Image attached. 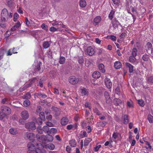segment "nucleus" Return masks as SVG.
I'll return each mask as SVG.
<instances>
[{
  "label": "nucleus",
  "instance_id": "obj_63",
  "mask_svg": "<svg viewBox=\"0 0 153 153\" xmlns=\"http://www.w3.org/2000/svg\"><path fill=\"white\" fill-rule=\"evenodd\" d=\"M26 120L24 119V118L20 119L19 120V122L22 124H24L25 123V120Z\"/></svg>",
  "mask_w": 153,
  "mask_h": 153
},
{
  "label": "nucleus",
  "instance_id": "obj_3",
  "mask_svg": "<svg viewBox=\"0 0 153 153\" xmlns=\"http://www.w3.org/2000/svg\"><path fill=\"white\" fill-rule=\"evenodd\" d=\"M85 54L90 56L93 55L94 53V51L91 46L88 47L85 50Z\"/></svg>",
  "mask_w": 153,
  "mask_h": 153
},
{
  "label": "nucleus",
  "instance_id": "obj_49",
  "mask_svg": "<svg viewBox=\"0 0 153 153\" xmlns=\"http://www.w3.org/2000/svg\"><path fill=\"white\" fill-rule=\"evenodd\" d=\"M37 130L40 134H42L43 132V131L42 130V128L41 126L38 127L37 128Z\"/></svg>",
  "mask_w": 153,
  "mask_h": 153
},
{
  "label": "nucleus",
  "instance_id": "obj_46",
  "mask_svg": "<svg viewBox=\"0 0 153 153\" xmlns=\"http://www.w3.org/2000/svg\"><path fill=\"white\" fill-rule=\"evenodd\" d=\"M135 57V56H130L129 58V61L131 62H135L136 60Z\"/></svg>",
  "mask_w": 153,
  "mask_h": 153
},
{
  "label": "nucleus",
  "instance_id": "obj_2",
  "mask_svg": "<svg viewBox=\"0 0 153 153\" xmlns=\"http://www.w3.org/2000/svg\"><path fill=\"white\" fill-rule=\"evenodd\" d=\"M27 147L28 150L27 153H42L43 150L37 149H36L35 146L31 142H30L27 144Z\"/></svg>",
  "mask_w": 153,
  "mask_h": 153
},
{
  "label": "nucleus",
  "instance_id": "obj_59",
  "mask_svg": "<svg viewBox=\"0 0 153 153\" xmlns=\"http://www.w3.org/2000/svg\"><path fill=\"white\" fill-rule=\"evenodd\" d=\"M39 117H40L43 120L45 119V116L43 112H41L39 114Z\"/></svg>",
  "mask_w": 153,
  "mask_h": 153
},
{
  "label": "nucleus",
  "instance_id": "obj_33",
  "mask_svg": "<svg viewBox=\"0 0 153 153\" xmlns=\"http://www.w3.org/2000/svg\"><path fill=\"white\" fill-rule=\"evenodd\" d=\"M92 140V139L90 138H86L84 141V146H87L88 143Z\"/></svg>",
  "mask_w": 153,
  "mask_h": 153
},
{
  "label": "nucleus",
  "instance_id": "obj_18",
  "mask_svg": "<svg viewBox=\"0 0 153 153\" xmlns=\"http://www.w3.org/2000/svg\"><path fill=\"white\" fill-rule=\"evenodd\" d=\"M114 66L116 69H120L122 66V64L119 61H116L114 63Z\"/></svg>",
  "mask_w": 153,
  "mask_h": 153
},
{
  "label": "nucleus",
  "instance_id": "obj_31",
  "mask_svg": "<svg viewBox=\"0 0 153 153\" xmlns=\"http://www.w3.org/2000/svg\"><path fill=\"white\" fill-rule=\"evenodd\" d=\"M98 67L99 70L102 73H104L105 72V70L104 69L105 66L102 64H100L99 65Z\"/></svg>",
  "mask_w": 153,
  "mask_h": 153
},
{
  "label": "nucleus",
  "instance_id": "obj_19",
  "mask_svg": "<svg viewBox=\"0 0 153 153\" xmlns=\"http://www.w3.org/2000/svg\"><path fill=\"white\" fill-rule=\"evenodd\" d=\"M106 39H111L112 41H113L114 42H115L117 39V37L116 36L114 35H110L106 36Z\"/></svg>",
  "mask_w": 153,
  "mask_h": 153
},
{
  "label": "nucleus",
  "instance_id": "obj_43",
  "mask_svg": "<svg viewBox=\"0 0 153 153\" xmlns=\"http://www.w3.org/2000/svg\"><path fill=\"white\" fill-rule=\"evenodd\" d=\"M105 122L100 121L97 123V126L99 127H103L105 126Z\"/></svg>",
  "mask_w": 153,
  "mask_h": 153
},
{
  "label": "nucleus",
  "instance_id": "obj_58",
  "mask_svg": "<svg viewBox=\"0 0 153 153\" xmlns=\"http://www.w3.org/2000/svg\"><path fill=\"white\" fill-rule=\"evenodd\" d=\"M19 15L17 13H15L14 15L13 20L14 21H16L17 19L19 17Z\"/></svg>",
  "mask_w": 153,
  "mask_h": 153
},
{
  "label": "nucleus",
  "instance_id": "obj_10",
  "mask_svg": "<svg viewBox=\"0 0 153 153\" xmlns=\"http://www.w3.org/2000/svg\"><path fill=\"white\" fill-rule=\"evenodd\" d=\"M21 115L22 118H24L25 120H27L29 117V114L27 111H24L22 112Z\"/></svg>",
  "mask_w": 153,
  "mask_h": 153
},
{
  "label": "nucleus",
  "instance_id": "obj_47",
  "mask_svg": "<svg viewBox=\"0 0 153 153\" xmlns=\"http://www.w3.org/2000/svg\"><path fill=\"white\" fill-rule=\"evenodd\" d=\"M41 27L42 29L46 30L47 32L48 31V26L45 25L44 23L42 24Z\"/></svg>",
  "mask_w": 153,
  "mask_h": 153
},
{
  "label": "nucleus",
  "instance_id": "obj_20",
  "mask_svg": "<svg viewBox=\"0 0 153 153\" xmlns=\"http://www.w3.org/2000/svg\"><path fill=\"white\" fill-rule=\"evenodd\" d=\"M9 132L10 134L13 135H15L18 134L17 130L15 128H11L9 130Z\"/></svg>",
  "mask_w": 153,
  "mask_h": 153
},
{
  "label": "nucleus",
  "instance_id": "obj_15",
  "mask_svg": "<svg viewBox=\"0 0 153 153\" xmlns=\"http://www.w3.org/2000/svg\"><path fill=\"white\" fill-rule=\"evenodd\" d=\"M101 18L100 16L96 17L94 19V21L93 22V24L94 25H98L99 22L101 21Z\"/></svg>",
  "mask_w": 153,
  "mask_h": 153
},
{
  "label": "nucleus",
  "instance_id": "obj_8",
  "mask_svg": "<svg viewBox=\"0 0 153 153\" xmlns=\"http://www.w3.org/2000/svg\"><path fill=\"white\" fill-rule=\"evenodd\" d=\"M111 23L113 27L114 28H116L118 27V25L119 24V22L117 20V19L116 18H115L111 20Z\"/></svg>",
  "mask_w": 153,
  "mask_h": 153
},
{
  "label": "nucleus",
  "instance_id": "obj_14",
  "mask_svg": "<svg viewBox=\"0 0 153 153\" xmlns=\"http://www.w3.org/2000/svg\"><path fill=\"white\" fill-rule=\"evenodd\" d=\"M125 65L126 67L129 69V72L130 73H132L134 71V66L128 62L125 63Z\"/></svg>",
  "mask_w": 153,
  "mask_h": 153
},
{
  "label": "nucleus",
  "instance_id": "obj_37",
  "mask_svg": "<svg viewBox=\"0 0 153 153\" xmlns=\"http://www.w3.org/2000/svg\"><path fill=\"white\" fill-rule=\"evenodd\" d=\"M142 59L144 61H147L149 59V56L147 54H145L143 55L142 57Z\"/></svg>",
  "mask_w": 153,
  "mask_h": 153
},
{
  "label": "nucleus",
  "instance_id": "obj_40",
  "mask_svg": "<svg viewBox=\"0 0 153 153\" xmlns=\"http://www.w3.org/2000/svg\"><path fill=\"white\" fill-rule=\"evenodd\" d=\"M7 114L4 113L1 111L0 112V119L1 120H2L5 117Z\"/></svg>",
  "mask_w": 153,
  "mask_h": 153
},
{
  "label": "nucleus",
  "instance_id": "obj_16",
  "mask_svg": "<svg viewBox=\"0 0 153 153\" xmlns=\"http://www.w3.org/2000/svg\"><path fill=\"white\" fill-rule=\"evenodd\" d=\"M46 135H42L38 138V140L40 142L44 143L46 142Z\"/></svg>",
  "mask_w": 153,
  "mask_h": 153
},
{
  "label": "nucleus",
  "instance_id": "obj_29",
  "mask_svg": "<svg viewBox=\"0 0 153 153\" xmlns=\"http://www.w3.org/2000/svg\"><path fill=\"white\" fill-rule=\"evenodd\" d=\"M42 130L45 134H49L50 128L47 126H44L42 127Z\"/></svg>",
  "mask_w": 153,
  "mask_h": 153
},
{
  "label": "nucleus",
  "instance_id": "obj_61",
  "mask_svg": "<svg viewBox=\"0 0 153 153\" xmlns=\"http://www.w3.org/2000/svg\"><path fill=\"white\" fill-rule=\"evenodd\" d=\"M46 124L47 125L46 126H47L48 127H53L54 126L53 123L50 122H46Z\"/></svg>",
  "mask_w": 153,
  "mask_h": 153
},
{
  "label": "nucleus",
  "instance_id": "obj_64",
  "mask_svg": "<svg viewBox=\"0 0 153 153\" xmlns=\"http://www.w3.org/2000/svg\"><path fill=\"white\" fill-rule=\"evenodd\" d=\"M11 33L9 31H7L4 34V36L5 37H8L11 34Z\"/></svg>",
  "mask_w": 153,
  "mask_h": 153
},
{
  "label": "nucleus",
  "instance_id": "obj_44",
  "mask_svg": "<svg viewBox=\"0 0 153 153\" xmlns=\"http://www.w3.org/2000/svg\"><path fill=\"white\" fill-rule=\"evenodd\" d=\"M4 22H5L3 21L2 20H1V21L0 22V26L1 27L3 28H5L7 26L6 23Z\"/></svg>",
  "mask_w": 153,
  "mask_h": 153
},
{
  "label": "nucleus",
  "instance_id": "obj_24",
  "mask_svg": "<svg viewBox=\"0 0 153 153\" xmlns=\"http://www.w3.org/2000/svg\"><path fill=\"white\" fill-rule=\"evenodd\" d=\"M81 94L82 96H86L88 95V92L86 89L83 88L81 89Z\"/></svg>",
  "mask_w": 153,
  "mask_h": 153
},
{
  "label": "nucleus",
  "instance_id": "obj_7",
  "mask_svg": "<svg viewBox=\"0 0 153 153\" xmlns=\"http://www.w3.org/2000/svg\"><path fill=\"white\" fill-rule=\"evenodd\" d=\"M25 138L33 141L35 138V135L32 133L27 132L25 134Z\"/></svg>",
  "mask_w": 153,
  "mask_h": 153
},
{
  "label": "nucleus",
  "instance_id": "obj_52",
  "mask_svg": "<svg viewBox=\"0 0 153 153\" xmlns=\"http://www.w3.org/2000/svg\"><path fill=\"white\" fill-rule=\"evenodd\" d=\"M87 136V134L85 131H82L81 134V138H84Z\"/></svg>",
  "mask_w": 153,
  "mask_h": 153
},
{
  "label": "nucleus",
  "instance_id": "obj_27",
  "mask_svg": "<svg viewBox=\"0 0 153 153\" xmlns=\"http://www.w3.org/2000/svg\"><path fill=\"white\" fill-rule=\"evenodd\" d=\"M106 86L108 89L111 88L112 84L110 80L108 79L107 81H106Z\"/></svg>",
  "mask_w": 153,
  "mask_h": 153
},
{
  "label": "nucleus",
  "instance_id": "obj_21",
  "mask_svg": "<svg viewBox=\"0 0 153 153\" xmlns=\"http://www.w3.org/2000/svg\"><path fill=\"white\" fill-rule=\"evenodd\" d=\"M50 45V43H49V42L48 41H44L42 45L43 48L45 49L49 48Z\"/></svg>",
  "mask_w": 153,
  "mask_h": 153
},
{
  "label": "nucleus",
  "instance_id": "obj_11",
  "mask_svg": "<svg viewBox=\"0 0 153 153\" xmlns=\"http://www.w3.org/2000/svg\"><path fill=\"white\" fill-rule=\"evenodd\" d=\"M52 108L56 116H58L60 114L61 110L60 109L55 107H53Z\"/></svg>",
  "mask_w": 153,
  "mask_h": 153
},
{
  "label": "nucleus",
  "instance_id": "obj_22",
  "mask_svg": "<svg viewBox=\"0 0 153 153\" xmlns=\"http://www.w3.org/2000/svg\"><path fill=\"white\" fill-rule=\"evenodd\" d=\"M115 11L112 10L108 16V18L110 20H113L112 19L114 18V17L115 15Z\"/></svg>",
  "mask_w": 153,
  "mask_h": 153
},
{
  "label": "nucleus",
  "instance_id": "obj_42",
  "mask_svg": "<svg viewBox=\"0 0 153 153\" xmlns=\"http://www.w3.org/2000/svg\"><path fill=\"white\" fill-rule=\"evenodd\" d=\"M43 119L41 118L40 117H38L36 120V123H37L38 125H40L42 123V120Z\"/></svg>",
  "mask_w": 153,
  "mask_h": 153
},
{
  "label": "nucleus",
  "instance_id": "obj_60",
  "mask_svg": "<svg viewBox=\"0 0 153 153\" xmlns=\"http://www.w3.org/2000/svg\"><path fill=\"white\" fill-rule=\"evenodd\" d=\"M4 55V51L3 50H1L0 51V60L3 58Z\"/></svg>",
  "mask_w": 153,
  "mask_h": 153
},
{
  "label": "nucleus",
  "instance_id": "obj_17",
  "mask_svg": "<svg viewBox=\"0 0 153 153\" xmlns=\"http://www.w3.org/2000/svg\"><path fill=\"white\" fill-rule=\"evenodd\" d=\"M92 77L94 78L98 79L101 76L100 73L98 71H94L92 74Z\"/></svg>",
  "mask_w": 153,
  "mask_h": 153
},
{
  "label": "nucleus",
  "instance_id": "obj_55",
  "mask_svg": "<svg viewBox=\"0 0 153 153\" xmlns=\"http://www.w3.org/2000/svg\"><path fill=\"white\" fill-rule=\"evenodd\" d=\"M119 134L117 132H114L112 134V138L114 139H116L118 137Z\"/></svg>",
  "mask_w": 153,
  "mask_h": 153
},
{
  "label": "nucleus",
  "instance_id": "obj_56",
  "mask_svg": "<svg viewBox=\"0 0 153 153\" xmlns=\"http://www.w3.org/2000/svg\"><path fill=\"white\" fill-rule=\"evenodd\" d=\"M81 126L83 128H85L87 126V122L85 121H83L81 123Z\"/></svg>",
  "mask_w": 153,
  "mask_h": 153
},
{
  "label": "nucleus",
  "instance_id": "obj_1",
  "mask_svg": "<svg viewBox=\"0 0 153 153\" xmlns=\"http://www.w3.org/2000/svg\"><path fill=\"white\" fill-rule=\"evenodd\" d=\"M12 14L11 12L9 13L8 11L6 9H3L2 10L1 14V20L4 22H6L9 18H11L12 17Z\"/></svg>",
  "mask_w": 153,
  "mask_h": 153
},
{
  "label": "nucleus",
  "instance_id": "obj_36",
  "mask_svg": "<svg viewBox=\"0 0 153 153\" xmlns=\"http://www.w3.org/2000/svg\"><path fill=\"white\" fill-rule=\"evenodd\" d=\"M69 144L72 147H75L76 146V143L74 140H72L69 141Z\"/></svg>",
  "mask_w": 153,
  "mask_h": 153
},
{
  "label": "nucleus",
  "instance_id": "obj_50",
  "mask_svg": "<svg viewBox=\"0 0 153 153\" xmlns=\"http://www.w3.org/2000/svg\"><path fill=\"white\" fill-rule=\"evenodd\" d=\"M6 2L8 6L10 7L12 6L13 3L12 0H6Z\"/></svg>",
  "mask_w": 153,
  "mask_h": 153
},
{
  "label": "nucleus",
  "instance_id": "obj_54",
  "mask_svg": "<svg viewBox=\"0 0 153 153\" xmlns=\"http://www.w3.org/2000/svg\"><path fill=\"white\" fill-rule=\"evenodd\" d=\"M57 132V130L55 128H52L50 129L49 134L55 133Z\"/></svg>",
  "mask_w": 153,
  "mask_h": 153
},
{
  "label": "nucleus",
  "instance_id": "obj_13",
  "mask_svg": "<svg viewBox=\"0 0 153 153\" xmlns=\"http://www.w3.org/2000/svg\"><path fill=\"white\" fill-rule=\"evenodd\" d=\"M113 104L116 106L120 105L121 104L122 101L118 98H114L113 101Z\"/></svg>",
  "mask_w": 153,
  "mask_h": 153
},
{
  "label": "nucleus",
  "instance_id": "obj_5",
  "mask_svg": "<svg viewBox=\"0 0 153 153\" xmlns=\"http://www.w3.org/2000/svg\"><path fill=\"white\" fill-rule=\"evenodd\" d=\"M1 111L7 115L10 114L11 113V110L9 107L3 105L2 106L1 108Z\"/></svg>",
  "mask_w": 153,
  "mask_h": 153
},
{
  "label": "nucleus",
  "instance_id": "obj_38",
  "mask_svg": "<svg viewBox=\"0 0 153 153\" xmlns=\"http://www.w3.org/2000/svg\"><path fill=\"white\" fill-rule=\"evenodd\" d=\"M147 119L150 123H153V117L151 114H149L148 115Z\"/></svg>",
  "mask_w": 153,
  "mask_h": 153
},
{
  "label": "nucleus",
  "instance_id": "obj_26",
  "mask_svg": "<svg viewBox=\"0 0 153 153\" xmlns=\"http://www.w3.org/2000/svg\"><path fill=\"white\" fill-rule=\"evenodd\" d=\"M145 47L146 50L147 51L148 50H150L152 48V44L150 42H148L146 45Z\"/></svg>",
  "mask_w": 153,
  "mask_h": 153
},
{
  "label": "nucleus",
  "instance_id": "obj_12",
  "mask_svg": "<svg viewBox=\"0 0 153 153\" xmlns=\"http://www.w3.org/2000/svg\"><path fill=\"white\" fill-rule=\"evenodd\" d=\"M69 122L68 119L66 117H63L61 120V124L62 126H65Z\"/></svg>",
  "mask_w": 153,
  "mask_h": 153
},
{
  "label": "nucleus",
  "instance_id": "obj_25",
  "mask_svg": "<svg viewBox=\"0 0 153 153\" xmlns=\"http://www.w3.org/2000/svg\"><path fill=\"white\" fill-rule=\"evenodd\" d=\"M31 96L29 92H27L25 94L22 96V98L24 99L28 100L31 97Z\"/></svg>",
  "mask_w": 153,
  "mask_h": 153
},
{
  "label": "nucleus",
  "instance_id": "obj_34",
  "mask_svg": "<svg viewBox=\"0 0 153 153\" xmlns=\"http://www.w3.org/2000/svg\"><path fill=\"white\" fill-rule=\"evenodd\" d=\"M42 65V62H40L37 63V64L35 66V70L36 71H39L40 70V66Z\"/></svg>",
  "mask_w": 153,
  "mask_h": 153
},
{
  "label": "nucleus",
  "instance_id": "obj_51",
  "mask_svg": "<svg viewBox=\"0 0 153 153\" xmlns=\"http://www.w3.org/2000/svg\"><path fill=\"white\" fill-rule=\"evenodd\" d=\"M147 82L149 83H153V76L149 77L147 79Z\"/></svg>",
  "mask_w": 153,
  "mask_h": 153
},
{
  "label": "nucleus",
  "instance_id": "obj_4",
  "mask_svg": "<svg viewBox=\"0 0 153 153\" xmlns=\"http://www.w3.org/2000/svg\"><path fill=\"white\" fill-rule=\"evenodd\" d=\"M79 78L75 76H70L69 78L70 83L72 85L77 84L79 82Z\"/></svg>",
  "mask_w": 153,
  "mask_h": 153
},
{
  "label": "nucleus",
  "instance_id": "obj_48",
  "mask_svg": "<svg viewBox=\"0 0 153 153\" xmlns=\"http://www.w3.org/2000/svg\"><path fill=\"white\" fill-rule=\"evenodd\" d=\"M138 102L139 105L142 106L143 107L144 105V101L142 100H138Z\"/></svg>",
  "mask_w": 153,
  "mask_h": 153
},
{
  "label": "nucleus",
  "instance_id": "obj_35",
  "mask_svg": "<svg viewBox=\"0 0 153 153\" xmlns=\"http://www.w3.org/2000/svg\"><path fill=\"white\" fill-rule=\"evenodd\" d=\"M65 58L62 56H60L59 60V62L61 64H63L65 62Z\"/></svg>",
  "mask_w": 153,
  "mask_h": 153
},
{
  "label": "nucleus",
  "instance_id": "obj_23",
  "mask_svg": "<svg viewBox=\"0 0 153 153\" xmlns=\"http://www.w3.org/2000/svg\"><path fill=\"white\" fill-rule=\"evenodd\" d=\"M53 139L52 136L49 134H47L46 135V142H51L53 140Z\"/></svg>",
  "mask_w": 153,
  "mask_h": 153
},
{
  "label": "nucleus",
  "instance_id": "obj_62",
  "mask_svg": "<svg viewBox=\"0 0 153 153\" xmlns=\"http://www.w3.org/2000/svg\"><path fill=\"white\" fill-rule=\"evenodd\" d=\"M127 105L130 108L133 107V103L132 102L127 101Z\"/></svg>",
  "mask_w": 153,
  "mask_h": 153
},
{
  "label": "nucleus",
  "instance_id": "obj_9",
  "mask_svg": "<svg viewBox=\"0 0 153 153\" xmlns=\"http://www.w3.org/2000/svg\"><path fill=\"white\" fill-rule=\"evenodd\" d=\"M106 102L109 105H110L112 104L111 100L110 97L109 93L106 91Z\"/></svg>",
  "mask_w": 153,
  "mask_h": 153
},
{
  "label": "nucleus",
  "instance_id": "obj_53",
  "mask_svg": "<svg viewBox=\"0 0 153 153\" xmlns=\"http://www.w3.org/2000/svg\"><path fill=\"white\" fill-rule=\"evenodd\" d=\"M78 62L80 64H82L84 62V59L82 56L79 57L78 58Z\"/></svg>",
  "mask_w": 153,
  "mask_h": 153
},
{
  "label": "nucleus",
  "instance_id": "obj_30",
  "mask_svg": "<svg viewBox=\"0 0 153 153\" xmlns=\"http://www.w3.org/2000/svg\"><path fill=\"white\" fill-rule=\"evenodd\" d=\"M86 5V3L85 0H80L79 1V6L82 7H84Z\"/></svg>",
  "mask_w": 153,
  "mask_h": 153
},
{
  "label": "nucleus",
  "instance_id": "obj_45",
  "mask_svg": "<svg viewBox=\"0 0 153 153\" xmlns=\"http://www.w3.org/2000/svg\"><path fill=\"white\" fill-rule=\"evenodd\" d=\"M124 123L125 124H127L128 122V115L126 114H125L124 116Z\"/></svg>",
  "mask_w": 153,
  "mask_h": 153
},
{
  "label": "nucleus",
  "instance_id": "obj_6",
  "mask_svg": "<svg viewBox=\"0 0 153 153\" xmlns=\"http://www.w3.org/2000/svg\"><path fill=\"white\" fill-rule=\"evenodd\" d=\"M25 127L27 129L32 130H35L36 128L35 123L33 122H29L26 123L25 125Z\"/></svg>",
  "mask_w": 153,
  "mask_h": 153
},
{
  "label": "nucleus",
  "instance_id": "obj_32",
  "mask_svg": "<svg viewBox=\"0 0 153 153\" xmlns=\"http://www.w3.org/2000/svg\"><path fill=\"white\" fill-rule=\"evenodd\" d=\"M38 77H33L31 79H30V83L32 85L35 82H37L38 81Z\"/></svg>",
  "mask_w": 153,
  "mask_h": 153
},
{
  "label": "nucleus",
  "instance_id": "obj_41",
  "mask_svg": "<svg viewBox=\"0 0 153 153\" xmlns=\"http://www.w3.org/2000/svg\"><path fill=\"white\" fill-rule=\"evenodd\" d=\"M30 104V101L28 100H25L23 103V105L25 107H27L29 106Z\"/></svg>",
  "mask_w": 153,
  "mask_h": 153
},
{
  "label": "nucleus",
  "instance_id": "obj_57",
  "mask_svg": "<svg viewBox=\"0 0 153 153\" xmlns=\"http://www.w3.org/2000/svg\"><path fill=\"white\" fill-rule=\"evenodd\" d=\"M94 113H96L97 115H100L101 114L100 113L97 108H95L94 109Z\"/></svg>",
  "mask_w": 153,
  "mask_h": 153
},
{
  "label": "nucleus",
  "instance_id": "obj_28",
  "mask_svg": "<svg viewBox=\"0 0 153 153\" xmlns=\"http://www.w3.org/2000/svg\"><path fill=\"white\" fill-rule=\"evenodd\" d=\"M46 148H48L51 150H53L55 148L54 145L52 143H50L47 144L45 146Z\"/></svg>",
  "mask_w": 153,
  "mask_h": 153
},
{
  "label": "nucleus",
  "instance_id": "obj_39",
  "mask_svg": "<svg viewBox=\"0 0 153 153\" xmlns=\"http://www.w3.org/2000/svg\"><path fill=\"white\" fill-rule=\"evenodd\" d=\"M137 50L136 48H133L132 50V56H136L137 54Z\"/></svg>",
  "mask_w": 153,
  "mask_h": 153
}]
</instances>
